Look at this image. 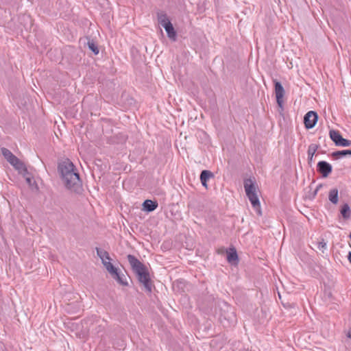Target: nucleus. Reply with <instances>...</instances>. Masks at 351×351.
I'll return each instance as SVG.
<instances>
[{"label":"nucleus","instance_id":"6ab92c4d","mask_svg":"<svg viewBox=\"0 0 351 351\" xmlns=\"http://www.w3.org/2000/svg\"><path fill=\"white\" fill-rule=\"evenodd\" d=\"M317 149V145H313V144L309 145L308 149V158L309 160H312L313 156H314L315 153L316 152Z\"/></svg>","mask_w":351,"mask_h":351},{"label":"nucleus","instance_id":"4be33fe9","mask_svg":"<svg viewBox=\"0 0 351 351\" xmlns=\"http://www.w3.org/2000/svg\"><path fill=\"white\" fill-rule=\"evenodd\" d=\"M351 144L350 141L343 138L342 136L340 138V141L337 143L336 145L337 146H341V147H348Z\"/></svg>","mask_w":351,"mask_h":351},{"label":"nucleus","instance_id":"f257e3e1","mask_svg":"<svg viewBox=\"0 0 351 351\" xmlns=\"http://www.w3.org/2000/svg\"><path fill=\"white\" fill-rule=\"evenodd\" d=\"M58 171L66 189L77 193L82 191V183L79 173L71 160L66 159L60 162Z\"/></svg>","mask_w":351,"mask_h":351},{"label":"nucleus","instance_id":"4468645a","mask_svg":"<svg viewBox=\"0 0 351 351\" xmlns=\"http://www.w3.org/2000/svg\"><path fill=\"white\" fill-rule=\"evenodd\" d=\"M341 215L343 219H349L350 217V208L348 204H345L340 210Z\"/></svg>","mask_w":351,"mask_h":351},{"label":"nucleus","instance_id":"0eeeda50","mask_svg":"<svg viewBox=\"0 0 351 351\" xmlns=\"http://www.w3.org/2000/svg\"><path fill=\"white\" fill-rule=\"evenodd\" d=\"M275 93L277 103L279 106L282 107L283 102L282 98L285 95V90L282 85L279 82H275Z\"/></svg>","mask_w":351,"mask_h":351},{"label":"nucleus","instance_id":"20e7f679","mask_svg":"<svg viewBox=\"0 0 351 351\" xmlns=\"http://www.w3.org/2000/svg\"><path fill=\"white\" fill-rule=\"evenodd\" d=\"M1 152L7 161L16 170L20 171H26L24 163L14 156L8 149L2 147L1 149Z\"/></svg>","mask_w":351,"mask_h":351},{"label":"nucleus","instance_id":"f3484780","mask_svg":"<svg viewBox=\"0 0 351 351\" xmlns=\"http://www.w3.org/2000/svg\"><path fill=\"white\" fill-rule=\"evenodd\" d=\"M332 156L337 158H341L346 155H351V149H346L341 151H337L332 153Z\"/></svg>","mask_w":351,"mask_h":351},{"label":"nucleus","instance_id":"aec40b11","mask_svg":"<svg viewBox=\"0 0 351 351\" xmlns=\"http://www.w3.org/2000/svg\"><path fill=\"white\" fill-rule=\"evenodd\" d=\"M114 279H115L119 284L123 285H127L128 282L125 279V276L123 274H120L119 273L117 274V275H115L112 277Z\"/></svg>","mask_w":351,"mask_h":351},{"label":"nucleus","instance_id":"9d476101","mask_svg":"<svg viewBox=\"0 0 351 351\" xmlns=\"http://www.w3.org/2000/svg\"><path fill=\"white\" fill-rule=\"evenodd\" d=\"M158 204L156 201H152L151 199H146L143 203V210L150 213L157 208Z\"/></svg>","mask_w":351,"mask_h":351},{"label":"nucleus","instance_id":"dca6fc26","mask_svg":"<svg viewBox=\"0 0 351 351\" xmlns=\"http://www.w3.org/2000/svg\"><path fill=\"white\" fill-rule=\"evenodd\" d=\"M227 260L229 263L238 261V255L237 251L234 249H232L231 251L227 253Z\"/></svg>","mask_w":351,"mask_h":351},{"label":"nucleus","instance_id":"a878e982","mask_svg":"<svg viewBox=\"0 0 351 351\" xmlns=\"http://www.w3.org/2000/svg\"><path fill=\"white\" fill-rule=\"evenodd\" d=\"M347 337L348 338H351V330H348V332H347Z\"/></svg>","mask_w":351,"mask_h":351},{"label":"nucleus","instance_id":"a211bd4d","mask_svg":"<svg viewBox=\"0 0 351 351\" xmlns=\"http://www.w3.org/2000/svg\"><path fill=\"white\" fill-rule=\"evenodd\" d=\"M106 270L110 273V274L113 277L115 275H117L119 273L118 269L115 267L111 263H108L105 267Z\"/></svg>","mask_w":351,"mask_h":351},{"label":"nucleus","instance_id":"393cba45","mask_svg":"<svg viewBox=\"0 0 351 351\" xmlns=\"http://www.w3.org/2000/svg\"><path fill=\"white\" fill-rule=\"evenodd\" d=\"M347 258H348V260L349 261L350 263H351V251H349L348 254H347Z\"/></svg>","mask_w":351,"mask_h":351},{"label":"nucleus","instance_id":"7ed1b4c3","mask_svg":"<svg viewBox=\"0 0 351 351\" xmlns=\"http://www.w3.org/2000/svg\"><path fill=\"white\" fill-rule=\"evenodd\" d=\"M244 188L246 195L252 206L257 211L258 214L261 215V204L257 195L258 188L256 184L252 179H247L244 181Z\"/></svg>","mask_w":351,"mask_h":351},{"label":"nucleus","instance_id":"6e6552de","mask_svg":"<svg viewBox=\"0 0 351 351\" xmlns=\"http://www.w3.org/2000/svg\"><path fill=\"white\" fill-rule=\"evenodd\" d=\"M96 252H97V256L101 260L102 264L104 265V267L106 266V265L108 264V262L110 263L111 258H110L108 252H106V250H104L99 247H96Z\"/></svg>","mask_w":351,"mask_h":351},{"label":"nucleus","instance_id":"1a4fd4ad","mask_svg":"<svg viewBox=\"0 0 351 351\" xmlns=\"http://www.w3.org/2000/svg\"><path fill=\"white\" fill-rule=\"evenodd\" d=\"M162 27L165 29L169 38L175 41L177 38V34L174 29V27H173L172 23L170 22V23H167L166 24H163Z\"/></svg>","mask_w":351,"mask_h":351},{"label":"nucleus","instance_id":"f8f14e48","mask_svg":"<svg viewBox=\"0 0 351 351\" xmlns=\"http://www.w3.org/2000/svg\"><path fill=\"white\" fill-rule=\"evenodd\" d=\"M157 19L158 23L162 26L163 24H166L167 23H170V20L168 18L167 14L163 11H160L157 12Z\"/></svg>","mask_w":351,"mask_h":351},{"label":"nucleus","instance_id":"2eb2a0df","mask_svg":"<svg viewBox=\"0 0 351 351\" xmlns=\"http://www.w3.org/2000/svg\"><path fill=\"white\" fill-rule=\"evenodd\" d=\"M329 135H330V138L335 143V145L337 144V143L340 141V138L342 136L340 134L339 132L334 130H330Z\"/></svg>","mask_w":351,"mask_h":351},{"label":"nucleus","instance_id":"5701e85b","mask_svg":"<svg viewBox=\"0 0 351 351\" xmlns=\"http://www.w3.org/2000/svg\"><path fill=\"white\" fill-rule=\"evenodd\" d=\"M317 248L321 250L322 252H324V251L327 248V244L326 242L324 241V239H322L321 241H319L317 243Z\"/></svg>","mask_w":351,"mask_h":351},{"label":"nucleus","instance_id":"423d86ee","mask_svg":"<svg viewBox=\"0 0 351 351\" xmlns=\"http://www.w3.org/2000/svg\"><path fill=\"white\" fill-rule=\"evenodd\" d=\"M317 171L323 177H327L332 171V166L326 161H319L317 165Z\"/></svg>","mask_w":351,"mask_h":351},{"label":"nucleus","instance_id":"b1692460","mask_svg":"<svg viewBox=\"0 0 351 351\" xmlns=\"http://www.w3.org/2000/svg\"><path fill=\"white\" fill-rule=\"evenodd\" d=\"M25 180H26V182L29 184V185H32V182H33V178H32L30 177H27L25 178Z\"/></svg>","mask_w":351,"mask_h":351},{"label":"nucleus","instance_id":"ddd939ff","mask_svg":"<svg viewBox=\"0 0 351 351\" xmlns=\"http://www.w3.org/2000/svg\"><path fill=\"white\" fill-rule=\"evenodd\" d=\"M328 199L333 204H337L338 202V190L337 189H332L328 193Z\"/></svg>","mask_w":351,"mask_h":351},{"label":"nucleus","instance_id":"9b49d317","mask_svg":"<svg viewBox=\"0 0 351 351\" xmlns=\"http://www.w3.org/2000/svg\"><path fill=\"white\" fill-rule=\"evenodd\" d=\"M213 176V174L210 171L203 170L200 174V180L202 186H204L205 188H207V181L209 178H212Z\"/></svg>","mask_w":351,"mask_h":351},{"label":"nucleus","instance_id":"412c9836","mask_svg":"<svg viewBox=\"0 0 351 351\" xmlns=\"http://www.w3.org/2000/svg\"><path fill=\"white\" fill-rule=\"evenodd\" d=\"M87 44L89 49L91 50L94 54L97 55L99 53L98 47L93 40H88Z\"/></svg>","mask_w":351,"mask_h":351},{"label":"nucleus","instance_id":"bb28decb","mask_svg":"<svg viewBox=\"0 0 351 351\" xmlns=\"http://www.w3.org/2000/svg\"><path fill=\"white\" fill-rule=\"evenodd\" d=\"M348 237L351 239V233L348 234Z\"/></svg>","mask_w":351,"mask_h":351},{"label":"nucleus","instance_id":"f03ea898","mask_svg":"<svg viewBox=\"0 0 351 351\" xmlns=\"http://www.w3.org/2000/svg\"><path fill=\"white\" fill-rule=\"evenodd\" d=\"M127 258L139 282L143 285L147 292L151 293L152 285L147 267L134 255L128 254Z\"/></svg>","mask_w":351,"mask_h":351},{"label":"nucleus","instance_id":"39448f33","mask_svg":"<svg viewBox=\"0 0 351 351\" xmlns=\"http://www.w3.org/2000/svg\"><path fill=\"white\" fill-rule=\"evenodd\" d=\"M318 119V115L317 112L315 111H309L308 112L304 117V123L306 128L311 129L313 128Z\"/></svg>","mask_w":351,"mask_h":351}]
</instances>
